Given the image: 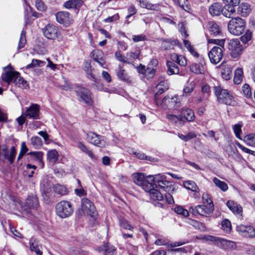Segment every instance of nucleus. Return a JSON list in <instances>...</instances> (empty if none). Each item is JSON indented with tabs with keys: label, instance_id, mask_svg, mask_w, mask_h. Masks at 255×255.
Returning a JSON list of instances; mask_svg holds the SVG:
<instances>
[{
	"label": "nucleus",
	"instance_id": "1",
	"mask_svg": "<svg viewBox=\"0 0 255 255\" xmlns=\"http://www.w3.org/2000/svg\"><path fill=\"white\" fill-rule=\"evenodd\" d=\"M225 39H209V42L217 44L208 52V57L211 62L216 64L222 59L224 49Z\"/></svg>",
	"mask_w": 255,
	"mask_h": 255
},
{
	"label": "nucleus",
	"instance_id": "2",
	"mask_svg": "<svg viewBox=\"0 0 255 255\" xmlns=\"http://www.w3.org/2000/svg\"><path fill=\"white\" fill-rule=\"evenodd\" d=\"M214 89L215 94L219 102L232 107L238 105V103L231 91L222 88L220 86H215Z\"/></svg>",
	"mask_w": 255,
	"mask_h": 255
},
{
	"label": "nucleus",
	"instance_id": "3",
	"mask_svg": "<svg viewBox=\"0 0 255 255\" xmlns=\"http://www.w3.org/2000/svg\"><path fill=\"white\" fill-rule=\"evenodd\" d=\"M2 80L9 84L13 81L15 85L22 89H26L28 85L23 78L19 76V73L17 72L6 71L2 77Z\"/></svg>",
	"mask_w": 255,
	"mask_h": 255
},
{
	"label": "nucleus",
	"instance_id": "4",
	"mask_svg": "<svg viewBox=\"0 0 255 255\" xmlns=\"http://www.w3.org/2000/svg\"><path fill=\"white\" fill-rule=\"evenodd\" d=\"M228 24L229 32L235 35H240L245 31L246 24L244 21L240 17H231Z\"/></svg>",
	"mask_w": 255,
	"mask_h": 255
},
{
	"label": "nucleus",
	"instance_id": "5",
	"mask_svg": "<svg viewBox=\"0 0 255 255\" xmlns=\"http://www.w3.org/2000/svg\"><path fill=\"white\" fill-rule=\"evenodd\" d=\"M56 213L61 218H66L70 216L73 213L71 204L67 201H61L56 205Z\"/></svg>",
	"mask_w": 255,
	"mask_h": 255
},
{
	"label": "nucleus",
	"instance_id": "6",
	"mask_svg": "<svg viewBox=\"0 0 255 255\" xmlns=\"http://www.w3.org/2000/svg\"><path fill=\"white\" fill-rule=\"evenodd\" d=\"M87 139L91 144L100 147H105L107 145L106 138L94 132L90 131L87 133Z\"/></svg>",
	"mask_w": 255,
	"mask_h": 255
},
{
	"label": "nucleus",
	"instance_id": "7",
	"mask_svg": "<svg viewBox=\"0 0 255 255\" xmlns=\"http://www.w3.org/2000/svg\"><path fill=\"white\" fill-rule=\"evenodd\" d=\"M78 99L89 106L93 104L92 94L89 90L84 87L78 88L76 91Z\"/></svg>",
	"mask_w": 255,
	"mask_h": 255
},
{
	"label": "nucleus",
	"instance_id": "8",
	"mask_svg": "<svg viewBox=\"0 0 255 255\" xmlns=\"http://www.w3.org/2000/svg\"><path fill=\"white\" fill-rule=\"evenodd\" d=\"M224 5L223 15L226 17L231 18L235 13V7L238 5L241 0H223Z\"/></svg>",
	"mask_w": 255,
	"mask_h": 255
},
{
	"label": "nucleus",
	"instance_id": "9",
	"mask_svg": "<svg viewBox=\"0 0 255 255\" xmlns=\"http://www.w3.org/2000/svg\"><path fill=\"white\" fill-rule=\"evenodd\" d=\"M81 208L85 214H87L92 218H95L97 212L93 203L88 198H84L81 201Z\"/></svg>",
	"mask_w": 255,
	"mask_h": 255
},
{
	"label": "nucleus",
	"instance_id": "10",
	"mask_svg": "<svg viewBox=\"0 0 255 255\" xmlns=\"http://www.w3.org/2000/svg\"><path fill=\"white\" fill-rule=\"evenodd\" d=\"M236 231L243 237L251 238L255 237V229L251 225L243 224L237 225Z\"/></svg>",
	"mask_w": 255,
	"mask_h": 255
},
{
	"label": "nucleus",
	"instance_id": "11",
	"mask_svg": "<svg viewBox=\"0 0 255 255\" xmlns=\"http://www.w3.org/2000/svg\"><path fill=\"white\" fill-rule=\"evenodd\" d=\"M209 238L211 241L215 242L218 246L224 250L234 249L236 247L235 243L233 241L213 236H209Z\"/></svg>",
	"mask_w": 255,
	"mask_h": 255
},
{
	"label": "nucleus",
	"instance_id": "12",
	"mask_svg": "<svg viewBox=\"0 0 255 255\" xmlns=\"http://www.w3.org/2000/svg\"><path fill=\"white\" fill-rule=\"evenodd\" d=\"M228 49L233 58H237L240 55L243 49L240 42L238 39L230 40L228 43Z\"/></svg>",
	"mask_w": 255,
	"mask_h": 255
},
{
	"label": "nucleus",
	"instance_id": "13",
	"mask_svg": "<svg viewBox=\"0 0 255 255\" xmlns=\"http://www.w3.org/2000/svg\"><path fill=\"white\" fill-rule=\"evenodd\" d=\"M212 206L208 207L206 205H197L194 208L191 207L190 211L194 215H200L205 216L213 212Z\"/></svg>",
	"mask_w": 255,
	"mask_h": 255
},
{
	"label": "nucleus",
	"instance_id": "14",
	"mask_svg": "<svg viewBox=\"0 0 255 255\" xmlns=\"http://www.w3.org/2000/svg\"><path fill=\"white\" fill-rule=\"evenodd\" d=\"M55 17L58 22L65 26L70 25L73 21L69 12L68 11H59L55 14Z\"/></svg>",
	"mask_w": 255,
	"mask_h": 255
},
{
	"label": "nucleus",
	"instance_id": "15",
	"mask_svg": "<svg viewBox=\"0 0 255 255\" xmlns=\"http://www.w3.org/2000/svg\"><path fill=\"white\" fill-rule=\"evenodd\" d=\"M44 36L49 39L58 38L60 35L58 28L54 25L48 24L43 30Z\"/></svg>",
	"mask_w": 255,
	"mask_h": 255
},
{
	"label": "nucleus",
	"instance_id": "16",
	"mask_svg": "<svg viewBox=\"0 0 255 255\" xmlns=\"http://www.w3.org/2000/svg\"><path fill=\"white\" fill-rule=\"evenodd\" d=\"M39 114L40 106L36 104H32L24 113L25 116L34 120L39 119Z\"/></svg>",
	"mask_w": 255,
	"mask_h": 255
},
{
	"label": "nucleus",
	"instance_id": "17",
	"mask_svg": "<svg viewBox=\"0 0 255 255\" xmlns=\"http://www.w3.org/2000/svg\"><path fill=\"white\" fill-rule=\"evenodd\" d=\"M177 97H173L172 98H170L169 97H164L161 101L159 100V105H161L164 108H172L175 106L178 107V105H177L178 103L177 102Z\"/></svg>",
	"mask_w": 255,
	"mask_h": 255
},
{
	"label": "nucleus",
	"instance_id": "18",
	"mask_svg": "<svg viewBox=\"0 0 255 255\" xmlns=\"http://www.w3.org/2000/svg\"><path fill=\"white\" fill-rule=\"evenodd\" d=\"M25 210L29 209H36L39 206V201L36 195L29 196L25 202Z\"/></svg>",
	"mask_w": 255,
	"mask_h": 255
},
{
	"label": "nucleus",
	"instance_id": "19",
	"mask_svg": "<svg viewBox=\"0 0 255 255\" xmlns=\"http://www.w3.org/2000/svg\"><path fill=\"white\" fill-rule=\"evenodd\" d=\"M157 88L158 89L157 92L154 95V101L156 105H159L158 101L160 100L158 98V96L162 94L163 92L168 89V85L167 82L161 81L157 85Z\"/></svg>",
	"mask_w": 255,
	"mask_h": 255
},
{
	"label": "nucleus",
	"instance_id": "20",
	"mask_svg": "<svg viewBox=\"0 0 255 255\" xmlns=\"http://www.w3.org/2000/svg\"><path fill=\"white\" fill-rule=\"evenodd\" d=\"M2 153L5 159L9 160L10 164H12L14 161L16 153V150L14 146H12L10 148V153L9 155L7 147L4 146L1 149Z\"/></svg>",
	"mask_w": 255,
	"mask_h": 255
},
{
	"label": "nucleus",
	"instance_id": "21",
	"mask_svg": "<svg viewBox=\"0 0 255 255\" xmlns=\"http://www.w3.org/2000/svg\"><path fill=\"white\" fill-rule=\"evenodd\" d=\"M226 205L235 214L242 216L243 209L240 204L233 200H230L227 202Z\"/></svg>",
	"mask_w": 255,
	"mask_h": 255
},
{
	"label": "nucleus",
	"instance_id": "22",
	"mask_svg": "<svg viewBox=\"0 0 255 255\" xmlns=\"http://www.w3.org/2000/svg\"><path fill=\"white\" fill-rule=\"evenodd\" d=\"M224 7L223 8L222 5L219 2L213 3L209 8L210 14L213 16H218L222 12L223 14Z\"/></svg>",
	"mask_w": 255,
	"mask_h": 255
},
{
	"label": "nucleus",
	"instance_id": "23",
	"mask_svg": "<svg viewBox=\"0 0 255 255\" xmlns=\"http://www.w3.org/2000/svg\"><path fill=\"white\" fill-rule=\"evenodd\" d=\"M91 54L95 61L97 62L101 67H104L106 61L104 58V53L102 51L100 50L93 51Z\"/></svg>",
	"mask_w": 255,
	"mask_h": 255
},
{
	"label": "nucleus",
	"instance_id": "24",
	"mask_svg": "<svg viewBox=\"0 0 255 255\" xmlns=\"http://www.w3.org/2000/svg\"><path fill=\"white\" fill-rule=\"evenodd\" d=\"M83 4L82 0H69L63 3V7L66 9H79Z\"/></svg>",
	"mask_w": 255,
	"mask_h": 255
},
{
	"label": "nucleus",
	"instance_id": "25",
	"mask_svg": "<svg viewBox=\"0 0 255 255\" xmlns=\"http://www.w3.org/2000/svg\"><path fill=\"white\" fill-rule=\"evenodd\" d=\"M182 117L183 119V124L185 123V120L187 122L193 121L195 118L194 113L190 109L184 108L181 111Z\"/></svg>",
	"mask_w": 255,
	"mask_h": 255
},
{
	"label": "nucleus",
	"instance_id": "26",
	"mask_svg": "<svg viewBox=\"0 0 255 255\" xmlns=\"http://www.w3.org/2000/svg\"><path fill=\"white\" fill-rule=\"evenodd\" d=\"M170 58L173 62H176L180 66L184 67L187 65V60L184 56L173 53L170 54Z\"/></svg>",
	"mask_w": 255,
	"mask_h": 255
},
{
	"label": "nucleus",
	"instance_id": "27",
	"mask_svg": "<svg viewBox=\"0 0 255 255\" xmlns=\"http://www.w3.org/2000/svg\"><path fill=\"white\" fill-rule=\"evenodd\" d=\"M154 244L157 246H166L167 247H175L183 245L185 243L175 242L173 244L169 243V242L165 238H160L157 239Z\"/></svg>",
	"mask_w": 255,
	"mask_h": 255
},
{
	"label": "nucleus",
	"instance_id": "28",
	"mask_svg": "<svg viewBox=\"0 0 255 255\" xmlns=\"http://www.w3.org/2000/svg\"><path fill=\"white\" fill-rule=\"evenodd\" d=\"M29 246L30 251L34 252L36 255H42V253L40 250L41 246L38 241L34 238H31L29 240Z\"/></svg>",
	"mask_w": 255,
	"mask_h": 255
},
{
	"label": "nucleus",
	"instance_id": "29",
	"mask_svg": "<svg viewBox=\"0 0 255 255\" xmlns=\"http://www.w3.org/2000/svg\"><path fill=\"white\" fill-rule=\"evenodd\" d=\"M166 118L171 123L177 126H181L183 125V119L181 116H176L173 114H167Z\"/></svg>",
	"mask_w": 255,
	"mask_h": 255
},
{
	"label": "nucleus",
	"instance_id": "30",
	"mask_svg": "<svg viewBox=\"0 0 255 255\" xmlns=\"http://www.w3.org/2000/svg\"><path fill=\"white\" fill-rule=\"evenodd\" d=\"M166 66L167 67V73L168 75L179 74V69L173 61H167Z\"/></svg>",
	"mask_w": 255,
	"mask_h": 255
},
{
	"label": "nucleus",
	"instance_id": "31",
	"mask_svg": "<svg viewBox=\"0 0 255 255\" xmlns=\"http://www.w3.org/2000/svg\"><path fill=\"white\" fill-rule=\"evenodd\" d=\"M220 67L222 68L221 71V76L222 78L226 80H228L231 78V74H232V68L230 66H225L224 65V63L223 62L220 65Z\"/></svg>",
	"mask_w": 255,
	"mask_h": 255
},
{
	"label": "nucleus",
	"instance_id": "32",
	"mask_svg": "<svg viewBox=\"0 0 255 255\" xmlns=\"http://www.w3.org/2000/svg\"><path fill=\"white\" fill-rule=\"evenodd\" d=\"M138 1L139 6L142 8L150 10H158L159 5L157 4H152L147 0H137Z\"/></svg>",
	"mask_w": 255,
	"mask_h": 255
},
{
	"label": "nucleus",
	"instance_id": "33",
	"mask_svg": "<svg viewBox=\"0 0 255 255\" xmlns=\"http://www.w3.org/2000/svg\"><path fill=\"white\" fill-rule=\"evenodd\" d=\"M251 11L250 5L248 3H242L238 8V12L242 16H247Z\"/></svg>",
	"mask_w": 255,
	"mask_h": 255
},
{
	"label": "nucleus",
	"instance_id": "34",
	"mask_svg": "<svg viewBox=\"0 0 255 255\" xmlns=\"http://www.w3.org/2000/svg\"><path fill=\"white\" fill-rule=\"evenodd\" d=\"M97 250L104 255H113L115 251V249L113 246H109L108 244H104L99 247Z\"/></svg>",
	"mask_w": 255,
	"mask_h": 255
},
{
	"label": "nucleus",
	"instance_id": "35",
	"mask_svg": "<svg viewBox=\"0 0 255 255\" xmlns=\"http://www.w3.org/2000/svg\"><path fill=\"white\" fill-rule=\"evenodd\" d=\"M161 46L165 50H170L174 48V46L178 43L177 41L172 40L169 39H161Z\"/></svg>",
	"mask_w": 255,
	"mask_h": 255
},
{
	"label": "nucleus",
	"instance_id": "36",
	"mask_svg": "<svg viewBox=\"0 0 255 255\" xmlns=\"http://www.w3.org/2000/svg\"><path fill=\"white\" fill-rule=\"evenodd\" d=\"M133 182L138 186L143 184L146 179L144 174L142 173H135L132 175Z\"/></svg>",
	"mask_w": 255,
	"mask_h": 255
},
{
	"label": "nucleus",
	"instance_id": "37",
	"mask_svg": "<svg viewBox=\"0 0 255 255\" xmlns=\"http://www.w3.org/2000/svg\"><path fill=\"white\" fill-rule=\"evenodd\" d=\"M190 70L196 74H202L204 73V69L203 63H201L200 64L197 63H193L190 66Z\"/></svg>",
	"mask_w": 255,
	"mask_h": 255
},
{
	"label": "nucleus",
	"instance_id": "38",
	"mask_svg": "<svg viewBox=\"0 0 255 255\" xmlns=\"http://www.w3.org/2000/svg\"><path fill=\"white\" fill-rule=\"evenodd\" d=\"M208 26L211 35L216 36L220 34V28L216 22L214 21H210L208 22Z\"/></svg>",
	"mask_w": 255,
	"mask_h": 255
},
{
	"label": "nucleus",
	"instance_id": "39",
	"mask_svg": "<svg viewBox=\"0 0 255 255\" xmlns=\"http://www.w3.org/2000/svg\"><path fill=\"white\" fill-rule=\"evenodd\" d=\"M155 188H159L163 191L165 192H169L170 190H171L172 187L171 182L166 180V179H164V180L159 182V184H155Z\"/></svg>",
	"mask_w": 255,
	"mask_h": 255
},
{
	"label": "nucleus",
	"instance_id": "40",
	"mask_svg": "<svg viewBox=\"0 0 255 255\" xmlns=\"http://www.w3.org/2000/svg\"><path fill=\"white\" fill-rule=\"evenodd\" d=\"M152 182L150 179L147 177V179L140 186L142 187L145 191L148 192L150 194L151 193V190L155 189V184H154Z\"/></svg>",
	"mask_w": 255,
	"mask_h": 255
},
{
	"label": "nucleus",
	"instance_id": "41",
	"mask_svg": "<svg viewBox=\"0 0 255 255\" xmlns=\"http://www.w3.org/2000/svg\"><path fill=\"white\" fill-rule=\"evenodd\" d=\"M84 70L87 73L88 78H92L95 82H97L96 78L92 74V70L90 61H86L84 62Z\"/></svg>",
	"mask_w": 255,
	"mask_h": 255
},
{
	"label": "nucleus",
	"instance_id": "42",
	"mask_svg": "<svg viewBox=\"0 0 255 255\" xmlns=\"http://www.w3.org/2000/svg\"><path fill=\"white\" fill-rule=\"evenodd\" d=\"M244 141L248 146L255 147V133L246 135L244 137Z\"/></svg>",
	"mask_w": 255,
	"mask_h": 255
},
{
	"label": "nucleus",
	"instance_id": "43",
	"mask_svg": "<svg viewBox=\"0 0 255 255\" xmlns=\"http://www.w3.org/2000/svg\"><path fill=\"white\" fill-rule=\"evenodd\" d=\"M213 182L215 185L220 188L222 191L225 192L228 189V186L225 182L221 181L218 178L214 177Z\"/></svg>",
	"mask_w": 255,
	"mask_h": 255
},
{
	"label": "nucleus",
	"instance_id": "44",
	"mask_svg": "<svg viewBox=\"0 0 255 255\" xmlns=\"http://www.w3.org/2000/svg\"><path fill=\"white\" fill-rule=\"evenodd\" d=\"M119 70L117 72V75L118 77V78L124 82H128L130 81V78L127 75L126 71L124 69H122L121 68V66H119Z\"/></svg>",
	"mask_w": 255,
	"mask_h": 255
},
{
	"label": "nucleus",
	"instance_id": "45",
	"mask_svg": "<svg viewBox=\"0 0 255 255\" xmlns=\"http://www.w3.org/2000/svg\"><path fill=\"white\" fill-rule=\"evenodd\" d=\"M243 71L242 68H237L235 72L234 82L236 84H239L243 79Z\"/></svg>",
	"mask_w": 255,
	"mask_h": 255
},
{
	"label": "nucleus",
	"instance_id": "46",
	"mask_svg": "<svg viewBox=\"0 0 255 255\" xmlns=\"http://www.w3.org/2000/svg\"><path fill=\"white\" fill-rule=\"evenodd\" d=\"M189 224L194 227L195 229H198L200 231L204 232L206 230V228L205 225L196 220H191L189 222Z\"/></svg>",
	"mask_w": 255,
	"mask_h": 255
},
{
	"label": "nucleus",
	"instance_id": "47",
	"mask_svg": "<svg viewBox=\"0 0 255 255\" xmlns=\"http://www.w3.org/2000/svg\"><path fill=\"white\" fill-rule=\"evenodd\" d=\"M196 136L197 134L193 131L189 132L186 135H184L180 133H178V137L184 141H187L196 137Z\"/></svg>",
	"mask_w": 255,
	"mask_h": 255
},
{
	"label": "nucleus",
	"instance_id": "48",
	"mask_svg": "<svg viewBox=\"0 0 255 255\" xmlns=\"http://www.w3.org/2000/svg\"><path fill=\"white\" fill-rule=\"evenodd\" d=\"M147 178L150 179L151 182H153L154 184H158L159 182L163 181L164 179H166V176L164 175L158 174L154 176L149 175Z\"/></svg>",
	"mask_w": 255,
	"mask_h": 255
},
{
	"label": "nucleus",
	"instance_id": "49",
	"mask_svg": "<svg viewBox=\"0 0 255 255\" xmlns=\"http://www.w3.org/2000/svg\"><path fill=\"white\" fill-rule=\"evenodd\" d=\"M195 88V84L192 82L187 84V85L184 87L183 91V96H189L193 91Z\"/></svg>",
	"mask_w": 255,
	"mask_h": 255
},
{
	"label": "nucleus",
	"instance_id": "50",
	"mask_svg": "<svg viewBox=\"0 0 255 255\" xmlns=\"http://www.w3.org/2000/svg\"><path fill=\"white\" fill-rule=\"evenodd\" d=\"M222 229L226 233H230L232 230L231 222L228 219L224 220L221 223Z\"/></svg>",
	"mask_w": 255,
	"mask_h": 255
},
{
	"label": "nucleus",
	"instance_id": "51",
	"mask_svg": "<svg viewBox=\"0 0 255 255\" xmlns=\"http://www.w3.org/2000/svg\"><path fill=\"white\" fill-rule=\"evenodd\" d=\"M54 190L55 193L61 195H64L67 193V188L63 185L60 184H56L54 186Z\"/></svg>",
	"mask_w": 255,
	"mask_h": 255
},
{
	"label": "nucleus",
	"instance_id": "52",
	"mask_svg": "<svg viewBox=\"0 0 255 255\" xmlns=\"http://www.w3.org/2000/svg\"><path fill=\"white\" fill-rule=\"evenodd\" d=\"M45 64H46V62L44 61H42V60H37V59H33L31 61V63L29 64H28L26 66V68L30 69V68H34L36 66L42 67V66H43L44 65H45Z\"/></svg>",
	"mask_w": 255,
	"mask_h": 255
},
{
	"label": "nucleus",
	"instance_id": "53",
	"mask_svg": "<svg viewBox=\"0 0 255 255\" xmlns=\"http://www.w3.org/2000/svg\"><path fill=\"white\" fill-rule=\"evenodd\" d=\"M150 196L151 198L153 200L161 201L163 199V195L156 189L151 190Z\"/></svg>",
	"mask_w": 255,
	"mask_h": 255
},
{
	"label": "nucleus",
	"instance_id": "54",
	"mask_svg": "<svg viewBox=\"0 0 255 255\" xmlns=\"http://www.w3.org/2000/svg\"><path fill=\"white\" fill-rule=\"evenodd\" d=\"M184 185L186 188H187L188 190H190L193 192H197L199 190L198 186L193 181H186L184 183Z\"/></svg>",
	"mask_w": 255,
	"mask_h": 255
},
{
	"label": "nucleus",
	"instance_id": "55",
	"mask_svg": "<svg viewBox=\"0 0 255 255\" xmlns=\"http://www.w3.org/2000/svg\"><path fill=\"white\" fill-rule=\"evenodd\" d=\"M202 201L204 205H206L208 207L212 206L213 210H214L213 203L209 194L203 193L202 195Z\"/></svg>",
	"mask_w": 255,
	"mask_h": 255
},
{
	"label": "nucleus",
	"instance_id": "56",
	"mask_svg": "<svg viewBox=\"0 0 255 255\" xmlns=\"http://www.w3.org/2000/svg\"><path fill=\"white\" fill-rule=\"evenodd\" d=\"M25 35L26 32L24 30H22L21 32L20 37L18 42V45L17 47L18 49H20L24 47L26 43Z\"/></svg>",
	"mask_w": 255,
	"mask_h": 255
},
{
	"label": "nucleus",
	"instance_id": "57",
	"mask_svg": "<svg viewBox=\"0 0 255 255\" xmlns=\"http://www.w3.org/2000/svg\"><path fill=\"white\" fill-rule=\"evenodd\" d=\"M242 92L244 96L247 98H252V91H251V88L249 85L247 84H245L242 86Z\"/></svg>",
	"mask_w": 255,
	"mask_h": 255
},
{
	"label": "nucleus",
	"instance_id": "58",
	"mask_svg": "<svg viewBox=\"0 0 255 255\" xmlns=\"http://www.w3.org/2000/svg\"><path fill=\"white\" fill-rule=\"evenodd\" d=\"M28 155H32L39 162L42 164V168L44 166V163L42 161L43 153L40 151L30 152L28 153Z\"/></svg>",
	"mask_w": 255,
	"mask_h": 255
},
{
	"label": "nucleus",
	"instance_id": "59",
	"mask_svg": "<svg viewBox=\"0 0 255 255\" xmlns=\"http://www.w3.org/2000/svg\"><path fill=\"white\" fill-rule=\"evenodd\" d=\"M47 158L50 161L55 162L58 158L57 151L55 149L48 151L47 153Z\"/></svg>",
	"mask_w": 255,
	"mask_h": 255
},
{
	"label": "nucleus",
	"instance_id": "60",
	"mask_svg": "<svg viewBox=\"0 0 255 255\" xmlns=\"http://www.w3.org/2000/svg\"><path fill=\"white\" fill-rule=\"evenodd\" d=\"M174 211L178 214L181 215L184 217L189 216V212L181 206H176L174 208Z\"/></svg>",
	"mask_w": 255,
	"mask_h": 255
},
{
	"label": "nucleus",
	"instance_id": "61",
	"mask_svg": "<svg viewBox=\"0 0 255 255\" xmlns=\"http://www.w3.org/2000/svg\"><path fill=\"white\" fill-rule=\"evenodd\" d=\"M31 144L36 148H39L42 145L41 139L38 136L32 137L31 138Z\"/></svg>",
	"mask_w": 255,
	"mask_h": 255
},
{
	"label": "nucleus",
	"instance_id": "62",
	"mask_svg": "<svg viewBox=\"0 0 255 255\" xmlns=\"http://www.w3.org/2000/svg\"><path fill=\"white\" fill-rule=\"evenodd\" d=\"M120 224L122 228L126 230L131 231L133 229V227L129 224L128 221L125 219L120 220Z\"/></svg>",
	"mask_w": 255,
	"mask_h": 255
},
{
	"label": "nucleus",
	"instance_id": "63",
	"mask_svg": "<svg viewBox=\"0 0 255 255\" xmlns=\"http://www.w3.org/2000/svg\"><path fill=\"white\" fill-rule=\"evenodd\" d=\"M252 37V33L250 30H247L245 34L241 37V40L244 43H246L250 41Z\"/></svg>",
	"mask_w": 255,
	"mask_h": 255
},
{
	"label": "nucleus",
	"instance_id": "64",
	"mask_svg": "<svg viewBox=\"0 0 255 255\" xmlns=\"http://www.w3.org/2000/svg\"><path fill=\"white\" fill-rule=\"evenodd\" d=\"M242 126L239 124H236L233 126L234 132L236 135V136L239 139H242L241 137V133L242 132L241 129Z\"/></svg>",
	"mask_w": 255,
	"mask_h": 255
}]
</instances>
